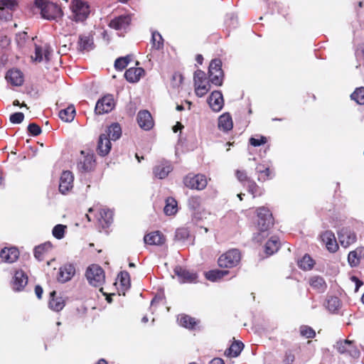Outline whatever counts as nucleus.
<instances>
[{
	"mask_svg": "<svg viewBox=\"0 0 364 364\" xmlns=\"http://www.w3.org/2000/svg\"><path fill=\"white\" fill-rule=\"evenodd\" d=\"M35 6L40 9L43 18L54 19L60 15V9L55 4L46 0H35Z\"/></svg>",
	"mask_w": 364,
	"mask_h": 364,
	"instance_id": "1",
	"label": "nucleus"
},
{
	"mask_svg": "<svg viewBox=\"0 0 364 364\" xmlns=\"http://www.w3.org/2000/svg\"><path fill=\"white\" fill-rule=\"evenodd\" d=\"M70 9L76 22L85 21L90 11L87 3L82 0H72Z\"/></svg>",
	"mask_w": 364,
	"mask_h": 364,
	"instance_id": "2",
	"label": "nucleus"
},
{
	"mask_svg": "<svg viewBox=\"0 0 364 364\" xmlns=\"http://www.w3.org/2000/svg\"><path fill=\"white\" fill-rule=\"evenodd\" d=\"M240 252L237 249L230 250L223 254L218 259V265L223 268H232L237 266L240 261Z\"/></svg>",
	"mask_w": 364,
	"mask_h": 364,
	"instance_id": "3",
	"label": "nucleus"
},
{
	"mask_svg": "<svg viewBox=\"0 0 364 364\" xmlns=\"http://www.w3.org/2000/svg\"><path fill=\"white\" fill-rule=\"evenodd\" d=\"M86 278L94 287H100L105 282L103 269L97 264H92L86 271Z\"/></svg>",
	"mask_w": 364,
	"mask_h": 364,
	"instance_id": "4",
	"label": "nucleus"
},
{
	"mask_svg": "<svg viewBox=\"0 0 364 364\" xmlns=\"http://www.w3.org/2000/svg\"><path fill=\"white\" fill-rule=\"evenodd\" d=\"M257 227L261 232L267 231L273 225V218L269 210L264 207H260L257 210Z\"/></svg>",
	"mask_w": 364,
	"mask_h": 364,
	"instance_id": "5",
	"label": "nucleus"
},
{
	"mask_svg": "<svg viewBox=\"0 0 364 364\" xmlns=\"http://www.w3.org/2000/svg\"><path fill=\"white\" fill-rule=\"evenodd\" d=\"M184 185L191 188L203 190L207 186V179L203 174H188L183 178Z\"/></svg>",
	"mask_w": 364,
	"mask_h": 364,
	"instance_id": "6",
	"label": "nucleus"
},
{
	"mask_svg": "<svg viewBox=\"0 0 364 364\" xmlns=\"http://www.w3.org/2000/svg\"><path fill=\"white\" fill-rule=\"evenodd\" d=\"M114 107V97L112 95H107L97 102L95 111L97 114H102L109 112Z\"/></svg>",
	"mask_w": 364,
	"mask_h": 364,
	"instance_id": "7",
	"label": "nucleus"
},
{
	"mask_svg": "<svg viewBox=\"0 0 364 364\" xmlns=\"http://www.w3.org/2000/svg\"><path fill=\"white\" fill-rule=\"evenodd\" d=\"M335 347L341 354H346L352 358H358L360 355V351L350 341L345 340L338 341L336 343Z\"/></svg>",
	"mask_w": 364,
	"mask_h": 364,
	"instance_id": "8",
	"label": "nucleus"
},
{
	"mask_svg": "<svg viewBox=\"0 0 364 364\" xmlns=\"http://www.w3.org/2000/svg\"><path fill=\"white\" fill-rule=\"evenodd\" d=\"M74 176L70 171H65L62 173L60 178L59 191L62 194H66L73 187Z\"/></svg>",
	"mask_w": 364,
	"mask_h": 364,
	"instance_id": "9",
	"label": "nucleus"
},
{
	"mask_svg": "<svg viewBox=\"0 0 364 364\" xmlns=\"http://www.w3.org/2000/svg\"><path fill=\"white\" fill-rule=\"evenodd\" d=\"M174 273L178 277L181 283H193L197 279V274L180 266L174 268Z\"/></svg>",
	"mask_w": 364,
	"mask_h": 364,
	"instance_id": "10",
	"label": "nucleus"
},
{
	"mask_svg": "<svg viewBox=\"0 0 364 364\" xmlns=\"http://www.w3.org/2000/svg\"><path fill=\"white\" fill-rule=\"evenodd\" d=\"M338 240L343 247H348L356 241L355 232L349 228H343L338 232Z\"/></svg>",
	"mask_w": 364,
	"mask_h": 364,
	"instance_id": "11",
	"label": "nucleus"
},
{
	"mask_svg": "<svg viewBox=\"0 0 364 364\" xmlns=\"http://www.w3.org/2000/svg\"><path fill=\"white\" fill-rule=\"evenodd\" d=\"M28 283V277L22 270L16 271L12 281V289L15 291L23 289Z\"/></svg>",
	"mask_w": 364,
	"mask_h": 364,
	"instance_id": "12",
	"label": "nucleus"
},
{
	"mask_svg": "<svg viewBox=\"0 0 364 364\" xmlns=\"http://www.w3.org/2000/svg\"><path fill=\"white\" fill-rule=\"evenodd\" d=\"M5 79L8 83L13 86H21L23 83V75L18 69H10L5 75Z\"/></svg>",
	"mask_w": 364,
	"mask_h": 364,
	"instance_id": "13",
	"label": "nucleus"
},
{
	"mask_svg": "<svg viewBox=\"0 0 364 364\" xmlns=\"http://www.w3.org/2000/svg\"><path fill=\"white\" fill-rule=\"evenodd\" d=\"M172 170L173 167L171 163L167 161H164L154 167L153 173L156 178L164 179Z\"/></svg>",
	"mask_w": 364,
	"mask_h": 364,
	"instance_id": "14",
	"label": "nucleus"
},
{
	"mask_svg": "<svg viewBox=\"0 0 364 364\" xmlns=\"http://www.w3.org/2000/svg\"><path fill=\"white\" fill-rule=\"evenodd\" d=\"M137 122L139 126L144 129L149 130L154 126V120L150 112L147 110H141L137 114Z\"/></svg>",
	"mask_w": 364,
	"mask_h": 364,
	"instance_id": "15",
	"label": "nucleus"
},
{
	"mask_svg": "<svg viewBox=\"0 0 364 364\" xmlns=\"http://www.w3.org/2000/svg\"><path fill=\"white\" fill-rule=\"evenodd\" d=\"M209 106L214 112H219L224 105V100L220 91H213L208 99Z\"/></svg>",
	"mask_w": 364,
	"mask_h": 364,
	"instance_id": "16",
	"label": "nucleus"
},
{
	"mask_svg": "<svg viewBox=\"0 0 364 364\" xmlns=\"http://www.w3.org/2000/svg\"><path fill=\"white\" fill-rule=\"evenodd\" d=\"M129 15H122L111 20L109 26L115 30H126L131 23Z\"/></svg>",
	"mask_w": 364,
	"mask_h": 364,
	"instance_id": "17",
	"label": "nucleus"
},
{
	"mask_svg": "<svg viewBox=\"0 0 364 364\" xmlns=\"http://www.w3.org/2000/svg\"><path fill=\"white\" fill-rule=\"evenodd\" d=\"M322 241L326 244V248L331 252H335L338 245L334 233L332 231L326 230L321 235Z\"/></svg>",
	"mask_w": 364,
	"mask_h": 364,
	"instance_id": "18",
	"label": "nucleus"
},
{
	"mask_svg": "<svg viewBox=\"0 0 364 364\" xmlns=\"http://www.w3.org/2000/svg\"><path fill=\"white\" fill-rule=\"evenodd\" d=\"M65 304V299L62 296H56L55 291L50 292L48 306L51 310L56 312L60 311L64 308Z\"/></svg>",
	"mask_w": 364,
	"mask_h": 364,
	"instance_id": "19",
	"label": "nucleus"
},
{
	"mask_svg": "<svg viewBox=\"0 0 364 364\" xmlns=\"http://www.w3.org/2000/svg\"><path fill=\"white\" fill-rule=\"evenodd\" d=\"M19 252L16 247L4 248L0 252V257L3 262L12 263L18 257Z\"/></svg>",
	"mask_w": 364,
	"mask_h": 364,
	"instance_id": "20",
	"label": "nucleus"
},
{
	"mask_svg": "<svg viewBox=\"0 0 364 364\" xmlns=\"http://www.w3.org/2000/svg\"><path fill=\"white\" fill-rule=\"evenodd\" d=\"M52 49L50 46L47 44L43 47L36 45L34 60L40 63L45 58L46 60L48 61Z\"/></svg>",
	"mask_w": 364,
	"mask_h": 364,
	"instance_id": "21",
	"label": "nucleus"
},
{
	"mask_svg": "<svg viewBox=\"0 0 364 364\" xmlns=\"http://www.w3.org/2000/svg\"><path fill=\"white\" fill-rule=\"evenodd\" d=\"M144 242L150 245H160L164 243L165 237L159 231H154L146 235L144 237Z\"/></svg>",
	"mask_w": 364,
	"mask_h": 364,
	"instance_id": "22",
	"label": "nucleus"
},
{
	"mask_svg": "<svg viewBox=\"0 0 364 364\" xmlns=\"http://www.w3.org/2000/svg\"><path fill=\"white\" fill-rule=\"evenodd\" d=\"M95 166V159L92 154H87L82 161L77 164V168L81 171L88 172L92 171Z\"/></svg>",
	"mask_w": 364,
	"mask_h": 364,
	"instance_id": "23",
	"label": "nucleus"
},
{
	"mask_svg": "<svg viewBox=\"0 0 364 364\" xmlns=\"http://www.w3.org/2000/svg\"><path fill=\"white\" fill-rule=\"evenodd\" d=\"M111 149V142L107 134H100L97 144V152L100 156H105Z\"/></svg>",
	"mask_w": 364,
	"mask_h": 364,
	"instance_id": "24",
	"label": "nucleus"
},
{
	"mask_svg": "<svg viewBox=\"0 0 364 364\" xmlns=\"http://www.w3.org/2000/svg\"><path fill=\"white\" fill-rule=\"evenodd\" d=\"M218 126L220 130L225 132L231 130L233 127L231 115L228 112H225L220 115L218 118Z\"/></svg>",
	"mask_w": 364,
	"mask_h": 364,
	"instance_id": "25",
	"label": "nucleus"
},
{
	"mask_svg": "<svg viewBox=\"0 0 364 364\" xmlns=\"http://www.w3.org/2000/svg\"><path fill=\"white\" fill-rule=\"evenodd\" d=\"M98 221L102 228H109L113 222V212L109 209H102L100 211Z\"/></svg>",
	"mask_w": 364,
	"mask_h": 364,
	"instance_id": "26",
	"label": "nucleus"
},
{
	"mask_svg": "<svg viewBox=\"0 0 364 364\" xmlns=\"http://www.w3.org/2000/svg\"><path fill=\"white\" fill-rule=\"evenodd\" d=\"M75 274V267L72 264H66L60 267L58 276V280L65 282L70 280Z\"/></svg>",
	"mask_w": 364,
	"mask_h": 364,
	"instance_id": "27",
	"label": "nucleus"
},
{
	"mask_svg": "<svg viewBox=\"0 0 364 364\" xmlns=\"http://www.w3.org/2000/svg\"><path fill=\"white\" fill-rule=\"evenodd\" d=\"M310 286L318 293H323L327 289L324 279L318 275L312 276L309 282Z\"/></svg>",
	"mask_w": 364,
	"mask_h": 364,
	"instance_id": "28",
	"label": "nucleus"
},
{
	"mask_svg": "<svg viewBox=\"0 0 364 364\" xmlns=\"http://www.w3.org/2000/svg\"><path fill=\"white\" fill-rule=\"evenodd\" d=\"M144 73V70L141 68H130L126 70L124 77L129 82H138L141 76Z\"/></svg>",
	"mask_w": 364,
	"mask_h": 364,
	"instance_id": "29",
	"label": "nucleus"
},
{
	"mask_svg": "<svg viewBox=\"0 0 364 364\" xmlns=\"http://www.w3.org/2000/svg\"><path fill=\"white\" fill-rule=\"evenodd\" d=\"M104 134H107V137L109 138V140L116 141L119 139L122 135L120 125L118 123L112 124Z\"/></svg>",
	"mask_w": 364,
	"mask_h": 364,
	"instance_id": "30",
	"label": "nucleus"
},
{
	"mask_svg": "<svg viewBox=\"0 0 364 364\" xmlns=\"http://www.w3.org/2000/svg\"><path fill=\"white\" fill-rule=\"evenodd\" d=\"M244 348V344L240 341H235L225 351V355L229 358L237 357Z\"/></svg>",
	"mask_w": 364,
	"mask_h": 364,
	"instance_id": "31",
	"label": "nucleus"
},
{
	"mask_svg": "<svg viewBox=\"0 0 364 364\" xmlns=\"http://www.w3.org/2000/svg\"><path fill=\"white\" fill-rule=\"evenodd\" d=\"M279 240L277 237H272L265 244L264 251L267 255H272L279 248Z\"/></svg>",
	"mask_w": 364,
	"mask_h": 364,
	"instance_id": "32",
	"label": "nucleus"
},
{
	"mask_svg": "<svg viewBox=\"0 0 364 364\" xmlns=\"http://www.w3.org/2000/svg\"><path fill=\"white\" fill-rule=\"evenodd\" d=\"M75 109L71 105L59 112V117L64 122H70L74 119Z\"/></svg>",
	"mask_w": 364,
	"mask_h": 364,
	"instance_id": "33",
	"label": "nucleus"
},
{
	"mask_svg": "<svg viewBox=\"0 0 364 364\" xmlns=\"http://www.w3.org/2000/svg\"><path fill=\"white\" fill-rule=\"evenodd\" d=\"M255 171L259 174L258 176V181H264L272 178V171L268 167H266L264 165H257Z\"/></svg>",
	"mask_w": 364,
	"mask_h": 364,
	"instance_id": "34",
	"label": "nucleus"
},
{
	"mask_svg": "<svg viewBox=\"0 0 364 364\" xmlns=\"http://www.w3.org/2000/svg\"><path fill=\"white\" fill-rule=\"evenodd\" d=\"M164 211L167 215H175L178 211L176 200L173 198H168L166 200V205L164 208Z\"/></svg>",
	"mask_w": 364,
	"mask_h": 364,
	"instance_id": "35",
	"label": "nucleus"
},
{
	"mask_svg": "<svg viewBox=\"0 0 364 364\" xmlns=\"http://www.w3.org/2000/svg\"><path fill=\"white\" fill-rule=\"evenodd\" d=\"M228 274V271L227 270H219V269H215V270H210L207 272H205V278L211 282H216L218 279L223 278L225 275Z\"/></svg>",
	"mask_w": 364,
	"mask_h": 364,
	"instance_id": "36",
	"label": "nucleus"
},
{
	"mask_svg": "<svg viewBox=\"0 0 364 364\" xmlns=\"http://www.w3.org/2000/svg\"><path fill=\"white\" fill-rule=\"evenodd\" d=\"M209 75V81L216 85V86H220L223 84V72L222 70V68H220V70H215V72L213 73V71H210V73H208Z\"/></svg>",
	"mask_w": 364,
	"mask_h": 364,
	"instance_id": "37",
	"label": "nucleus"
},
{
	"mask_svg": "<svg viewBox=\"0 0 364 364\" xmlns=\"http://www.w3.org/2000/svg\"><path fill=\"white\" fill-rule=\"evenodd\" d=\"M93 48V40L90 36H80L79 40V50L89 51Z\"/></svg>",
	"mask_w": 364,
	"mask_h": 364,
	"instance_id": "38",
	"label": "nucleus"
},
{
	"mask_svg": "<svg viewBox=\"0 0 364 364\" xmlns=\"http://www.w3.org/2000/svg\"><path fill=\"white\" fill-rule=\"evenodd\" d=\"M52 245L50 242H46L41 244L34 249V256L38 260L41 261L43 257V255L46 252L48 251L51 248Z\"/></svg>",
	"mask_w": 364,
	"mask_h": 364,
	"instance_id": "39",
	"label": "nucleus"
},
{
	"mask_svg": "<svg viewBox=\"0 0 364 364\" xmlns=\"http://www.w3.org/2000/svg\"><path fill=\"white\" fill-rule=\"evenodd\" d=\"M179 324L186 328L192 329L196 324L194 318H192L188 315H181L178 318Z\"/></svg>",
	"mask_w": 364,
	"mask_h": 364,
	"instance_id": "40",
	"label": "nucleus"
},
{
	"mask_svg": "<svg viewBox=\"0 0 364 364\" xmlns=\"http://www.w3.org/2000/svg\"><path fill=\"white\" fill-rule=\"evenodd\" d=\"M247 188L248 192L252 195L253 198L262 194V188L253 180H247Z\"/></svg>",
	"mask_w": 364,
	"mask_h": 364,
	"instance_id": "41",
	"label": "nucleus"
},
{
	"mask_svg": "<svg viewBox=\"0 0 364 364\" xmlns=\"http://www.w3.org/2000/svg\"><path fill=\"white\" fill-rule=\"evenodd\" d=\"M314 260L311 257L305 255L298 262L299 267L304 270H310L314 266Z\"/></svg>",
	"mask_w": 364,
	"mask_h": 364,
	"instance_id": "42",
	"label": "nucleus"
},
{
	"mask_svg": "<svg viewBox=\"0 0 364 364\" xmlns=\"http://www.w3.org/2000/svg\"><path fill=\"white\" fill-rule=\"evenodd\" d=\"M151 42L153 47L156 50H160L164 46V39L161 35L157 31L152 32Z\"/></svg>",
	"mask_w": 364,
	"mask_h": 364,
	"instance_id": "43",
	"label": "nucleus"
},
{
	"mask_svg": "<svg viewBox=\"0 0 364 364\" xmlns=\"http://www.w3.org/2000/svg\"><path fill=\"white\" fill-rule=\"evenodd\" d=\"M326 308L331 312H335L340 306L339 299L336 296H331L326 301Z\"/></svg>",
	"mask_w": 364,
	"mask_h": 364,
	"instance_id": "44",
	"label": "nucleus"
},
{
	"mask_svg": "<svg viewBox=\"0 0 364 364\" xmlns=\"http://www.w3.org/2000/svg\"><path fill=\"white\" fill-rule=\"evenodd\" d=\"M353 100L359 105H364V87L357 88L350 95Z\"/></svg>",
	"mask_w": 364,
	"mask_h": 364,
	"instance_id": "45",
	"label": "nucleus"
},
{
	"mask_svg": "<svg viewBox=\"0 0 364 364\" xmlns=\"http://www.w3.org/2000/svg\"><path fill=\"white\" fill-rule=\"evenodd\" d=\"M130 60L131 57L129 55L119 58L115 60L114 67L117 70H122L127 66Z\"/></svg>",
	"mask_w": 364,
	"mask_h": 364,
	"instance_id": "46",
	"label": "nucleus"
},
{
	"mask_svg": "<svg viewBox=\"0 0 364 364\" xmlns=\"http://www.w3.org/2000/svg\"><path fill=\"white\" fill-rule=\"evenodd\" d=\"M194 85H200L205 84L206 82H209L210 81H206V75L205 73L201 70H197L194 73L193 76Z\"/></svg>",
	"mask_w": 364,
	"mask_h": 364,
	"instance_id": "47",
	"label": "nucleus"
},
{
	"mask_svg": "<svg viewBox=\"0 0 364 364\" xmlns=\"http://www.w3.org/2000/svg\"><path fill=\"white\" fill-rule=\"evenodd\" d=\"M194 85L196 94L200 97H203L208 92L210 87L209 82Z\"/></svg>",
	"mask_w": 364,
	"mask_h": 364,
	"instance_id": "48",
	"label": "nucleus"
},
{
	"mask_svg": "<svg viewBox=\"0 0 364 364\" xmlns=\"http://www.w3.org/2000/svg\"><path fill=\"white\" fill-rule=\"evenodd\" d=\"M201 204V198L199 196H191L188 200V208L193 210L199 209Z\"/></svg>",
	"mask_w": 364,
	"mask_h": 364,
	"instance_id": "49",
	"label": "nucleus"
},
{
	"mask_svg": "<svg viewBox=\"0 0 364 364\" xmlns=\"http://www.w3.org/2000/svg\"><path fill=\"white\" fill-rule=\"evenodd\" d=\"M66 229V226L64 225L58 224L56 225L52 231L53 235L58 240L62 239L65 235V230Z\"/></svg>",
	"mask_w": 364,
	"mask_h": 364,
	"instance_id": "50",
	"label": "nucleus"
},
{
	"mask_svg": "<svg viewBox=\"0 0 364 364\" xmlns=\"http://www.w3.org/2000/svg\"><path fill=\"white\" fill-rule=\"evenodd\" d=\"M301 336L307 338H312L316 336L315 331L308 326H301L299 328Z\"/></svg>",
	"mask_w": 364,
	"mask_h": 364,
	"instance_id": "51",
	"label": "nucleus"
},
{
	"mask_svg": "<svg viewBox=\"0 0 364 364\" xmlns=\"http://www.w3.org/2000/svg\"><path fill=\"white\" fill-rule=\"evenodd\" d=\"M358 250L351 251L348 254V260L351 267H355L360 262V256L358 255Z\"/></svg>",
	"mask_w": 364,
	"mask_h": 364,
	"instance_id": "52",
	"label": "nucleus"
},
{
	"mask_svg": "<svg viewBox=\"0 0 364 364\" xmlns=\"http://www.w3.org/2000/svg\"><path fill=\"white\" fill-rule=\"evenodd\" d=\"M189 236V231L186 228H178L176 231L175 239L176 240H184Z\"/></svg>",
	"mask_w": 364,
	"mask_h": 364,
	"instance_id": "53",
	"label": "nucleus"
},
{
	"mask_svg": "<svg viewBox=\"0 0 364 364\" xmlns=\"http://www.w3.org/2000/svg\"><path fill=\"white\" fill-rule=\"evenodd\" d=\"M16 5V0H0V10L8 9L13 10Z\"/></svg>",
	"mask_w": 364,
	"mask_h": 364,
	"instance_id": "54",
	"label": "nucleus"
},
{
	"mask_svg": "<svg viewBox=\"0 0 364 364\" xmlns=\"http://www.w3.org/2000/svg\"><path fill=\"white\" fill-rule=\"evenodd\" d=\"M28 131L32 136H38L41 133V127L35 124V123H31L28 126Z\"/></svg>",
	"mask_w": 364,
	"mask_h": 364,
	"instance_id": "55",
	"label": "nucleus"
},
{
	"mask_svg": "<svg viewBox=\"0 0 364 364\" xmlns=\"http://www.w3.org/2000/svg\"><path fill=\"white\" fill-rule=\"evenodd\" d=\"M24 119V114L22 112H15L10 116V121L13 124H20Z\"/></svg>",
	"mask_w": 364,
	"mask_h": 364,
	"instance_id": "56",
	"label": "nucleus"
},
{
	"mask_svg": "<svg viewBox=\"0 0 364 364\" xmlns=\"http://www.w3.org/2000/svg\"><path fill=\"white\" fill-rule=\"evenodd\" d=\"M120 282L122 287L127 288L130 284L129 274L127 272H121L119 275Z\"/></svg>",
	"mask_w": 364,
	"mask_h": 364,
	"instance_id": "57",
	"label": "nucleus"
},
{
	"mask_svg": "<svg viewBox=\"0 0 364 364\" xmlns=\"http://www.w3.org/2000/svg\"><path fill=\"white\" fill-rule=\"evenodd\" d=\"M220 68H222L221 60L220 59H213L210 63L208 73H210V71L213 73L215 70H220Z\"/></svg>",
	"mask_w": 364,
	"mask_h": 364,
	"instance_id": "58",
	"label": "nucleus"
},
{
	"mask_svg": "<svg viewBox=\"0 0 364 364\" xmlns=\"http://www.w3.org/2000/svg\"><path fill=\"white\" fill-rule=\"evenodd\" d=\"M225 23L228 27L235 28L237 26V18L234 14H229L227 15Z\"/></svg>",
	"mask_w": 364,
	"mask_h": 364,
	"instance_id": "59",
	"label": "nucleus"
},
{
	"mask_svg": "<svg viewBox=\"0 0 364 364\" xmlns=\"http://www.w3.org/2000/svg\"><path fill=\"white\" fill-rule=\"evenodd\" d=\"M267 142V138L261 136L259 139L251 137L250 139V144L253 146H259L262 144H264Z\"/></svg>",
	"mask_w": 364,
	"mask_h": 364,
	"instance_id": "60",
	"label": "nucleus"
},
{
	"mask_svg": "<svg viewBox=\"0 0 364 364\" xmlns=\"http://www.w3.org/2000/svg\"><path fill=\"white\" fill-rule=\"evenodd\" d=\"M236 177L241 182L245 181L247 182V180H250V178H247L245 171H244L237 170L236 171Z\"/></svg>",
	"mask_w": 364,
	"mask_h": 364,
	"instance_id": "61",
	"label": "nucleus"
},
{
	"mask_svg": "<svg viewBox=\"0 0 364 364\" xmlns=\"http://www.w3.org/2000/svg\"><path fill=\"white\" fill-rule=\"evenodd\" d=\"M27 36V33L26 32L19 33L17 35V43L18 46H22L23 42L25 41L26 37Z\"/></svg>",
	"mask_w": 364,
	"mask_h": 364,
	"instance_id": "62",
	"label": "nucleus"
},
{
	"mask_svg": "<svg viewBox=\"0 0 364 364\" xmlns=\"http://www.w3.org/2000/svg\"><path fill=\"white\" fill-rule=\"evenodd\" d=\"M43 290L40 285H36L35 287V294L38 299L42 298Z\"/></svg>",
	"mask_w": 364,
	"mask_h": 364,
	"instance_id": "63",
	"label": "nucleus"
},
{
	"mask_svg": "<svg viewBox=\"0 0 364 364\" xmlns=\"http://www.w3.org/2000/svg\"><path fill=\"white\" fill-rule=\"evenodd\" d=\"M210 364H225V363L222 358H215L210 361Z\"/></svg>",
	"mask_w": 364,
	"mask_h": 364,
	"instance_id": "64",
	"label": "nucleus"
}]
</instances>
